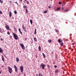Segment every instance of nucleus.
Returning <instances> with one entry per match:
<instances>
[{"instance_id": "obj_12", "label": "nucleus", "mask_w": 76, "mask_h": 76, "mask_svg": "<svg viewBox=\"0 0 76 76\" xmlns=\"http://www.w3.org/2000/svg\"><path fill=\"white\" fill-rule=\"evenodd\" d=\"M24 31H26V28L25 27H24V26H23V28Z\"/></svg>"}, {"instance_id": "obj_19", "label": "nucleus", "mask_w": 76, "mask_h": 76, "mask_svg": "<svg viewBox=\"0 0 76 76\" xmlns=\"http://www.w3.org/2000/svg\"><path fill=\"white\" fill-rule=\"evenodd\" d=\"M23 7L24 9H25V8H27V6L25 5H23Z\"/></svg>"}, {"instance_id": "obj_26", "label": "nucleus", "mask_w": 76, "mask_h": 76, "mask_svg": "<svg viewBox=\"0 0 76 76\" xmlns=\"http://www.w3.org/2000/svg\"><path fill=\"white\" fill-rule=\"evenodd\" d=\"M55 31L56 32H57L58 33V30L57 29H56L55 30Z\"/></svg>"}, {"instance_id": "obj_24", "label": "nucleus", "mask_w": 76, "mask_h": 76, "mask_svg": "<svg viewBox=\"0 0 76 76\" xmlns=\"http://www.w3.org/2000/svg\"><path fill=\"white\" fill-rule=\"evenodd\" d=\"M15 72H18V68L15 69Z\"/></svg>"}, {"instance_id": "obj_9", "label": "nucleus", "mask_w": 76, "mask_h": 76, "mask_svg": "<svg viewBox=\"0 0 76 76\" xmlns=\"http://www.w3.org/2000/svg\"><path fill=\"white\" fill-rule=\"evenodd\" d=\"M18 30L19 32H20V34H22V31H21L20 30V29L19 28Z\"/></svg>"}, {"instance_id": "obj_33", "label": "nucleus", "mask_w": 76, "mask_h": 76, "mask_svg": "<svg viewBox=\"0 0 76 76\" xmlns=\"http://www.w3.org/2000/svg\"><path fill=\"white\" fill-rule=\"evenodd\" d=\"M26 13H28V10L27 9H26Z\"/></svg>"}, {"instance_id": "obj_10", "label": "nucleus", "mask_w": 76, "mask_h": 76, "mask_svg": "<svg viewBox=\"0 0 76 76\" xmlns=\"http://www.w3.org/2000/svg\"><path fill=\"white\" fill-rule=\"evenodd\" d=\"M16 59V61H17V62H18L19 61V58H18V57H17Z\"/></svg>"}, {"instance_id": "obj_21", "label": "nucleus", "mask_w": 76, "mask_h": 76, "mask_svg": "<svg viewBox=\"0 0 76 76\" xmlns=\"http://www.w3.org/2000/svg\"><path fill=\"white\" fill-rule=\"evenodd\" d=\"M20 45V46H21V47H22V48L24 46V45H23V44H22Z\"/></svg>"}, {"instance_id": "obj_43", "label": "nucleus", "mask_w": 76, "mask_h": 76, "mask_svg": "<svg viewBox=\"0 0 76 76\" xmlns=\"http://www.w3.org/2000/svg\"><path fill=\"white\" fill-rule=\"evenodd\" d=\"M10 4H12V1H10Z\"/></svg>"}, {"instance_id": "obj_1", "label": "nucleus", "mask_w": 76, "mask_h": 76, "mask_svg": "<svg viewBox=\"0 0 76 76\" xmlns=\"http://www.w3.org/2000/svg\"><path fill=\"white\" fill-rule=\"evenodd\" d=\"M14 38L16 39V40H17L18 39V36L15 33H13V34Z\"/></svg>"}, {"instance_id": "obj_34", "label": "nucleus", "mask_w": 76, "mask_h": 76, "mask_svg": "<svg viewBox=\"0 0 76 76\" xmlns=\"http://www.w3.org/2000/svg\"><path fill=\"white\" fill-rule=\"evenodd\" d=\"M26 3L28 4H29V1H26Z\"/></svg>"}, {"instance_id": "obj_38", "label": "nucleus", "mask_w": 76, "mask_h": 76, "mask_svg": "<svg viewBox=\"0 0 76 76\" xmlns=\"http://www.w3.org/2000/svg\"><path fill=\"white\" fill-rule=\"evenodd\" d=\"M2 13H2L1 11L0 10V14H2Z\"/></svg>"}, {"instance_id": "obj_37", "label": "nucleus", "mask_w": 76, "mask_h": 76, "mask_svg": "<svg viewBox=\"0 0 76 76\" xmlns=\"http://www.w3.org/2000/svg\"><path fill=\"white\" fill-rule=\"evenodd\" d=\"M59 4H61V2L60 1H59Z\"/></svg>"}, {"instance_id": "obj_3", "label": "nucleus", "mask_w": 76, "mask_h": 76, "mask_svg": "<svg viewBox=\"0 0 76 76\" xmlns=\"http://www.w3.org/2000/svg\"><path fill=\"white\" fill-rule=\"evenodd\" d=\"M40 66H41V67H42V69H44V67H45V65L44 64H42L40 65Z\"/></svg>"}, {"instance_id": "obj_47", "label": "nucleus", "mask_w": 76, "mask_h": 76, "mask_svg": "<svg viewBox=\"0 0 76 76\" xmlns=\"http://www.w3.org/2000/svg\"><path fill=\"white\" fill-rule=\"evenodd\" d=\"M36 58H37V55H36Z\"/></svg>"}, {"instance_id": "obj_44", "label": "nucleus", "mask_w": 76, "mask_h": 76, "mask_svg": "<svg viewBox=\"0 0 76 76\" xmlns=\"http://www.w3.org/2000/svg\"><path fill=\"white\" fill-rule=\"evenodd\" d=\"M1 74V70H0V74Z\"/></svg>"}, {"instance_id": "obj_46", "label": "nucleus", "mask_w": 76, "mask_h": 76, "mask_svg": "<svg viewBox=\"0 0 76 76\" xmlns=\"http://www.w3.org/2000/svg\"><path fill=\"white\" fill-rule=\"evenodd\" d=\"M21 2H22V0H20Z\"/></svg>"}, {"instance_id": "obj_2", "label": "nucleus", "mask_w": 76, "mask_h": 76, "mask_svg": "<svg viewBox=\"0 0 76 76\" xmlns=\"http://www.w3.org/2000/svg\"><path fill=\"white\" fill-rule=\"evenodd\" d=\"M8 68L9 69V72L10 73H12V68H10V67L9 66H8Z\"/></svg>"}, {"instance_id": "obj_6", "label": "nucleus", "mask_w": 76, "mask_h": 76, "mask_svg": "<svg viewBox=\"0 0 76 76\" xmlns=\"http://www.w3.org/2000/svg\"><path fill=\"white\" fill-rule=\"evenodd\" d=\"M60 8H57V9H56L55 10L56 11H58L60 10Z\"/></svg>"}, {"instance_id": "obj_39", "label": "nucleus", "mask_w": 76, "mask_h": 76, "mask_svg": "<svg viewBox=\"0 0 76 76\" xmlns=\"http://www.w3.org/2000/svg\"><path fill=\"white\" fill-rule=\"evenodd\" d=\"M1 41H4V39H3L2 38H1Z\"/></svg>"}, {"instance_id": "obj_15", "label": "nucleus", "mask_w": 76, "mask_h": 76, "mask_svg": "<svg viewBox=\"0 0 76 76\" xmlns=\"http://www.w3.org/2000/svg\"><path fill=\"white\" fill-rule=\"evenodd\" d=\"M58 70H56L55 71V73H58Z\"/></svg>"}, {"instance_id": "obj_36", "label": "nucleus", "mask_w": 76, "mask_h": 76, "mask_svg": "<svg viewBox=\"0 0 76 76\" xmlns=\"http://www.w3.org/2000/svg\"><path fill=\"white\" fill-rule=\"evenodd\" d=\"M14 31H16V28L15 27L14 28Z\"/></svg>"}, {"instance_id": "obj_7", "label": "nucleus", "mask_w": 76, "mask_h": 76, "mask_svg": "<svg viewBox=\"0 0 76 76\" xmlns=\"http://www.w3.org/2000/svg\"><path fill=\"white\" fill-rule=\"evenodd\" d=\"M2 60L3 61H4V56H2Z\"/></svg>"}, {"instance_id": "obj_50", "label": "nucleus", "mask_w": 76, "mask_h": 76, "mask_svg": "<svg viewBox=\"0 0 76 76\" xmlns=\"http://www.w3.org/2000/svg\"><path fill=\"white\" fill-rule=\"evenodd\" d=\"M25 1H27V0H25Z\"/></svg>"}, {"instance_id": "obj_13", "label": "nucleus", "mask_w": 76, "mask_h": 76, "mask_svg": "<svg viewBox=\"0 0 76 76\" xmlns=\"http://www.w3.org/2000/svg\"><path fill=\"white\" fill-rule=\"evenodd\" d=\"M48 42H49V43H51V40L50 39L49 40H48Z\"/></svg>"}, {"instance_id": "obj_54", "label": "nucleus", "mask_w": 76, "mask_h": 76, "mask_svg": "<svg viewBox=\"0 0 76 76\" xmlns=\"http://www.w3.org/2000/svg\"><path fill=\"white\" fill-rule=\"evenodd\" d=\"M23 4H24L23 3Z\"/></svg>"}, {"instance_id": "obj_52", "label": "nucleus", "mask_w": 76, "mask_h": 76, "mask_svg": "<svg viewBox=\"0 0 76 76\" xmlns=\"http://www.w3.org/2000/svg\"><path fill=\"white\" fill-rule=\"evenodd\" d=\"M63 6V5H62V6Z\"/></svg>"}, {"instance_id": "obj_23", "label": "nucleus", "mask_w": 76, "mask_h": 76, "mask_svg": "<svg viewBox=\"0 0 76 76\" xmlns=\"http://www.w3.org/2000/svg\"><path fill=\"white\" fill-rule=\"evenodd\" d=\"M22 49H25V46H23L22 48Z\"/></svg>"}, {"instance_id": "obj_20", "label": "nucleus", "mask_w": 76, "mask_h": 76, "mask_svg": "<svg viewBox=\"0 0 76 76\" xmlns=\"http://www.w3.org/2000/svg\"><path fill=\"white\" fill-rule=\"evenodd\" d=\"M36 32H37V29H35V31H34V34H36Z\"/></svg>"}, {"instance_id": "obj_16", "label": "nucleus", "mask_w": 76, "mask_h": 76, "mask_svg": "<svg viewBox=\"0 0 76 76\" xmlns=\"http://www.w3.org/2000/svg\"><path fill=\"white\" fill-rule=\"evenodd\" d=\"M63 45H64V43H63V42L61 43V47H63Z\"/></svg>"}, {"instance_id": "obj_11", "label": "nucleus", "mask_w": 76, "mask_h": 76, "mask_svg": "<svg viewBox=\"0 0 76 76\" xmlns=\"http://www.w3.org/2000/svg\"><path fill=\"white\" fill-rule=\"evenodd\" d=\"M34 39L35 41L36 42H37V39L36 37H34Z\"/></svg>"}, {"instance_id": "obj_5", "label": "nucleus", "mask_w": 76, "mask_h": 76, "mask_svg": "<svg viewBox=\"0 0 76 76\" xmlns=\"http://www.w3.org/2000/svg\"><path fill=\"white\" fill-rule=\"evenodd\" d=\"M5 28L7 29L8 30H9V29H10V28L9 26L7 25H6L5 26Z\"/></svg>"}, {"instance_id": "obj_27", "label": "nucleus", "mask_w": 76, "mask_h": 76, "mask_svg": "<svg viewBox=\"0 0 76 76\" xmlns=\"http://www.w3.org/2000/svg\"><path fill=\"white\" fill-rule=\"evenodd\" d=\"M47 13V10L44 12V13Z\"/></svg>"}, {"instance_id": "obj_8", "label": "nucleus", "mask_w": 76, "mask_h": 76, "mask_svg": "<svg viewBox=\"0 0 76 76\" xmlns=\"http://www.w3.org/2000/svg\"><path fill=\"white\" fill-rule=\"evenodd\" d=\"M9 16L10 18L12 16V12L11 11L9 12Z\"/></svg>"}, {"instance_id": "obj_17", "label": "nucleus", "mask_w": 76, "mask_h": 76, "mask_svg": "<svg viewBox=\"0 0 76 76\" xmlns=\"http://www.w3.org/2000/svg\"><path fill=\"white\" fill-rule=\"evenodd\" d=\"M42 55L43 56L44 58H45V54H44V53H42Z\"/></svg>"}, {"instance_id": "obj_35", "label": "nucleus", "mask_w": 76, "mask_h": 76, "mask_svg": "<svg viewBox=\"0 0 76 76\" xmlns=\"http://www.w3.org/2000/svg\"><path fill=\"white\" fill-rule=\"evenodd\" d=\"M15 3H16V4H17V5H19V4H18L17 2H15Z\"/></svg>"}, {"instance_id": "obj_25", "label": "nucleus", "mask_w": 76, "mask_h": 76, "mask_svg": "<svg viewBox=\"0 0 76 76\" xmlns=\"http://www.w3.org/2000/svg\"><path fill=\"white\" fill-rule=\"evenodd\" d=\"M58 42H59V43L61 42V40L60 39H58Z\"/></svg>"}, {"instance_id": "obj_40", "label": "nucleus", "mask_w": 76, "mask_h": 76, "mask_svg": "<svg viewBox=\"0 0 76 76\" xmlns=\"http://www.w3.org/2000/svg\"><path fill=\"white\" fill-rule=\"evenodd\" d=\"M48 8H49V9L51 8V6H48Z\"/></svg>"}, {"instance_id": "obj_42", "label": "nucleus", "mask_w": 76, "mask_h": 76, "mask_svg": "<svg viewBox=\"0 0 76 76\" xmlns=\"http://www.w3.org/2000/svg\"><path fill=\"white\" fill-rule=\"evenodd\" d=\"M57 67V66H56V65H55V66H54V67H55V68H56V67Z\"/></svg>"}, {"instance_id": "obj_51", "label": "nucleus", "mask_w": 76, "mask_h": 76, "mask_svg": "<svg viewBox=\"0 0 76 76\" xmlns=\"http://www.w3.org/2000/svg\"><path fill=\"white\" fill-rule=\"evenodd\" d=\"M69 0H66V1H67Z\"/></svg>"}, {"instance_id": "obj_29", "label": "nucleus", "mask_w": 76, "mask_h": 76, "mask_svg": "<svg viewBox=\"0 0 76 76\" xmlns=\"http://www.w3.org/2000/svg\"><path fill=\"white\" fill-rule=\"evenodd\" d=\"M47 67L48 68H50V65L48 64L47 65Z\"/></svg>"}, {"instance_id": "obj_28", "label": "nucleus", "mask_w": 76, "mask_h": 76, "mask_svg": "<svg viewBox=\"0 0 76 76\" xmlns=\"http://www.w3.org/2000/svg\"><path fill=\"white\" fill-rule=\"evenodd\" d=\"M0 2L1 3H3V0H0Z\"/></svg>"}, {"instance_id": "obj_18", "label": "nucleus", "mask_w": 76, "mask_h": 76, "mask_svg": "<svg viewBox=\"0 0 76 76\" xmlns=\"http://www.w3.org/2000/svg\"><path fill=\"white\" fill-rule=\"evenodd\" d=\"M39 51H40L41 50V47L40 46H39Z\"/></svg>"}, {"instance_id": "obj_30", "label": "nucleus", "mask_w": 76, "mask_h": 76, "mask_svg": "<svg viewBox=\"0 0 76 76\" xmlns=\"http://www.w3.org/2000/svg\"><path fill=\"white\" fill-rule=\"evenodd\" d=\"M39 76H42V74H41V73H40L39 74Z\"/></svg>"}, {"instance_id": "obj_53", "label": "nucleus", "mask_w": 76, "mask_h": 76, "mask_svg": "<svg viewBox=\"0 0 76 76\" xmlns=\"http://www.w3.org/2000/svg\"><path fill=\"white\" fill-rule=\"evenodd\" d=\"M53 64H54V63H53Z\"/></svg>"}, {"instance_id": "obj_48", "label": "nucleus", "mask_w": 76, "mask_h": 76, "mask_svg": "<svg viewBox=\"0 0 76 76\" xmlns=\"http://www.w3.org/2000/svg\"><path fill=\"white\" fill-rule=\"evenodd\" d=\"M1 31V29L0 28V31Z\"/></svg>"}, {"instance_id": "obj_14", "label": "nucleus", "mask_w": 76, "mask_h": 76, "mask_svg": "<svg viewBox=\"0 0 76 76\" xmlns=\"http://www.w3.org/2000/svg\"><path fill=\"white\" fill-rule=\"evenodd\" d=\"M14 69H16L18 68L15 65H14Z\"/></svg>"}, {"instance_id": "obj_41", "label": "nucleus", "mask_w": 76, "mask_h": 76, "mask_svg": "<svg viewBox=\"0 0 76 76\" xmlns=\"http://www.w3.org/2000/svg\"><path fill=\"white\" fill-rule=\"evenodd\" d=\"M67 11H68V10H65L64 12H67Z\"/></svg>"}, {"instance_id": "obj_49", "label": "nucleus", "mask_w": 76, "mask_h": 76, "mask_svg": "<svg viewBox=\"0 0 76 76\" xmlns=\"http://www.w3.org/2000/svg\"><path fill=\"white\" fill-rule=\"evenodd\" d=\"M36 75L37 76H38V74H37Z\"/></svg>"}, {"instance_id": "obj_31", "label": "nucleus", "mask_w": 76, "mask_h": 76, "mask_svg": "<svg viewBox=\"0 0 76 76\" xmlns=\"http://www.w3.org/2000/svg\"><path fill=\"white\" fill-rule=\"evenodd\" d=\"M14 12L15 15H16V14H17V12H16V11H14Z\"/></svg>"}, {"instance_id": "obj_45", "label": "nucleus", "mask_w": 76, "mask_h": 76, "mask_svg": "<svg viewBox=\"0 0 76 76\" xmlns=\"http://www.w3.org/2000/svg\"><path fill=\"white\" fill-rule=\"evenodd\" d=\"M1 67H4V66H2Z\"/></svg>"}, {"instance_id": "obj_22", "label": "nucleus", "mask_w": 76, "mask_h": 76, "mask_svg": "<svg viewBox=\"0 0 76 76\" xmlns=\"http://www.w3.org/2000/svg\"><path fill=\"white\" fill-rule=\"evenodd\" d=\"M30 22L31 24H32V20H30Z\"/></svg>"}, {"instance_id": "obj_4", "label": "nucleus", "mask_w": 76, "mask_h": 76, "mask_svg": "<svg viewBox=\"0 0 76 76\" xmlns=\"http://www.w3.org/2000/svg\"><path fill=\"white\" fill-rule=\"evenodd\" d=\"M20 70L21 72H23V66H20Z\"/></svg>"}, {"instance_id": "obj_32", "label": "nucleus", "mask_w": 76, "mask_h": 76, "mask_svg": "<svg viewBox=\"0 0 76 76\" xmlns=\"http://www.w3.org/2000/svg\"><path fill=\"white\" fill-rule=\"evenodd\" d=\"M7 34H8V35H10V32H9V31H8L7 32Z\"/></svg>"}]
</instances>
